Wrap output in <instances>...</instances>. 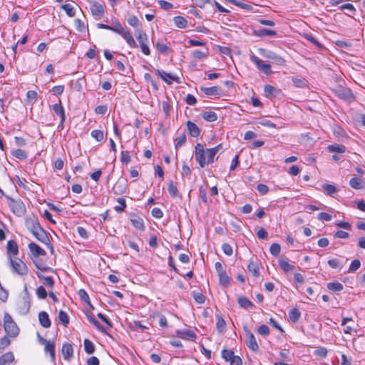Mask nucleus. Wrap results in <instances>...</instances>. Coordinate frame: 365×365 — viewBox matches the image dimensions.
Listing matches in <instances>:
<instances>
[{"instance_id":"f257e3e1","label":"nucleus","mask_w":365,"mask_h":365,"mask_svg":"<svg viewBox=\"0 0 365 365\" xmlns=\"http://www.w3.org/2000/svg\"><path fill=\"white\" fill-rule=\"evenodd\" d=\"M4 330L10 337H16L19 333V329L9 313H4Z\"/></svg>"},{"instance_id":"f03ea898","label":"nucleus","mask_w":365,"mask_h":365,"mask_svg":"<svg viewBox=\"0 0 365 365\" xmlns=\"http://www.w3.org/2000/svg\"><path fill=\"white\" fill-rule=\"evenodd\" d=\"M31 307V295L27 288V284H25L23 291L21 299L17 304L19 312L22 314H26L29 312Z\"/></svg>"},{"instance_id":"7ed1b4c3","label":"nucleus","mask_w":365,"mask_h":365,"mask_svg":"<svg viewBox=\"0 0 365 365\" xmlns=\"http://www.w3.org/2000/svg\"><path fill=\"white\" fill-rule=\"evenodd\" d=\"M6 197L9 200V207L14 215L18 217L25 215L26 209L24 203L20 199L15 200L10 196H6Z\"/></svg>"},{"instance_id":"20e7f679","label":"nucleus","mask_w":365,"mask_h":365,"mask_svg":"<svg viewBox=\"0 0 365 365\" xmlns=\"http://www.w3.org/2000/svg\"><path fill=\"white\" fill-rule=\"evenodd\" d=\"M258 52L263 57L270 59L273 63L277 65L283 66L285 63V60L282 57L272 51L263 48H259Z\"/></svg>"},{"instance_id":"39448f33","label":"nucleus","mask_w":365,"mask_h":365,"mask_svg":"<svg viewBox=\"0 0 365 365\" xmlns=\"http://www.w3.org/2000/svg\"><path fill=\"white\" fill-rule=\"evenodd\" d=\"M334 93L338 98L348 102H354L356 100L352 91L349 88L339 86L334 90Z\"/></svg>"},{"instance_id":"423d86ee","label":"nucleus","mask_w":365,"mask_h":365,"mask_svg":"<svg viewBox=\"0 0 365 365\" xmlns=\"http://www.w3.org/2000/svg\"><path fill=\"white\" fill-rule=\"evenodd\" d=\"M244 331L246 336L245 343L247 347L253 351H257L259 349V345L256 341L255 336L246 327H244Z\"/></svg>"},{"instance_id":"0eeeda50","label":"nucleus","mask_w":365,"mask_h":365,"mask_svg":"<svg viewBox=\"0 0 365 365\" xmlns=\"http://www.w3.org/2000/svg\"><path fill=\"white\" fill-rule=\"evenodd\" d=\"M9 259L11 266L12 267L15 272L18 273L20 275H26L28 274V267L22 260H13L11 256H9Z\"/></svg>"},{"instance_id":"6e6552de","label":"nucleus","mask_w":365,"mask_h":365,"mask_svg":"<svg viewBox=\"0 0 365 365\" xmlns=\"http://www.w3.org/2000/svg\"><path fill=\"white\" fill-rule=\"evenodd\" d=\"M128 190V181L125 178H119L114 184L112 191L116 195H121L126 193Z\"/></svg>"},{"instance_id":"1a4fd4ad","label":"nucleus","mask_w":365,"mask_h":365,"mask_svg":"<svg viewBox=\"0 0 365 365\" xmlns=\"http://www.w3.org/2000/svg\"><path fill=\"white\" fill-rule=\"evenodd\" d=\"M195 160L201 168L205 166V150L201 143H197L195 147Z\"/></svg>"},{"instance_id":"9d476101","label":"nucleus","mask_w":365,"mask_h":365,"mask_svg":"<svg viewBox=\"0 0 365 365\" xmlns=\"http://www.w3.org/2000/svg\"><path fill=\"white\" fill-rule=\"evenodd\" d=\"M250 60L255 63L257 68L262 71L264 74L269 75L272 73L271 66L268 63H264L262 60H260L255 55L252 54L250 56Z\"/></svg>"},{"instance_id":"9b49d317","label":"nucleus","mask_w":365,"mask_h":365,"mask_svg":"<svg viewBox=\"0 0 365 365\" xmlns=\"http://www.w3.org/2000/svg\"><path fill=\"white\" fill-rule=\"evenodd\" d=\"M155 72L168 85L172 84V81H175L178 83H180V78L177 76L166 73L165 71L159 69H156Z\"/></svg>"},{"instance_id":"f8f14e48","label":"nucleus","mask_w":365,"mask_h":365,"mask_svg":"<svg viewBox=\"0 0 365 365\" xmlns=\"http://www.w3.org/2000/svg\"><path fill=\"white\" fill-rule=\"evenodd\" d=\"M32 235L41 243L49 244V234L42 227Z\"/></svg>"},{"instance_id":"ddd939ff","label":"nucleus","mask_w":365,"mask_h":365,"mask_svg":"<svg viewBox=\"0 0 365 365\" xmlns=\"http://www.w3.org/2000/svg\"><path fill=\"white\" fill-rule=\"evenodd\" d=\"M91 10L93 16L95 17L96 19H100L105 12L103 6L98 2L94 3L91 6Z\"/></svg>"},{"instance_id":"4468645a","label":"nucleus","mask_w":365,"mask_h":365,"mask_svg":"<svg viewBox=\"0 0 365 365\" xmlns=\"http://www.w3.org/2000/svg\"><path fill=\"white\" fill-rule=\"evenodd\" d=\"M29 249L31 253L35 257H38L40 256L46 255V251L42 249L35 242H31L29 244Z\"/></svg>"},{"instance_id":"2eb2a0df","label":"nucleus","mask_w":365,"mask_h":365,"mask_svg":"<svg viewBox=\"0 0 365 365\" xmlns=\"http://www.w3.org/2000/svg\"><path fill=\"white\" fill-rule=\"evenodd\" d=\"M44 345V351L49 353L51 361L55 362L56 361V352H55V341H47Z\"/></svg>"},{"instance_id":"dca6fc26","label":"nucleus","mask_w":365,"mask_h":365,"mask_svg":"<svg viewBox=\"0 0 365 365\" xmlns=\"http://www.w3.org/2000/svg\"><path fill=\"white\" fill-rule=\"evenodd\" d=\"M187 129L188 130V133L190 136L193 138H197L200 134V130L198 126L191 120H187L186 123Z\"/></svg>"},{"instance_id":"f3484780","label":"nucleus","mask_w":365,"mask_h":365,"mask_svg":"<svg viewBox=\"0 0 365 365\" xmlns=\"http://www.w3.org/2000/svg\"><path fill=\"white\" fill-rule=\"evenodd\" d=\"M176 335L178 337L183 339H190L194 340L196 339V334L192 330H177Z\"/></svg>"},{"instance_id":"a211bd4d","label":"nucleus","mask_w":365,"mask_h":365,"mask_svg":"<svg viewBox=\"0 0 365 365\" xmlns=\"http://www.w3.org/2000/svg\"><path fill=\"white\" fill-rule=\"evenodd\" d=\"M38 320L40 324L43 328H49L51 325V322L50 320L49 316L48 313L45 311H42L38 313Z\"/></svg>"},{"instance_id":"6ab92c4d","label":"nucleus","mask_w":365,"mask_h":365,"mask_svg":"<svg viewBox=\"0 0 365 365\" xmlns=\"http://www.w3.org/2000/svg\"><path fill=\"white\" fill-rule=\"evenodd\" d=\"M61 351L64 359L69 360L73 355V348L72 344L69 343H63Z\"/></svg>"},{"instance_id":"aec40b11","label":"nucleus","mask_w":365,"mask_h":365,"mask_svg":"<svg viewBox=\"0 0 365 365\" xmlns=\"http://www.w3.org/2000/svg\"><path fill=\"white\" fill-rule=\"evenodd\" d=\"M26 226L28 230L32 234L37 231L41 227V225L39 224L37 220L32 218L27 219L26 220Z\"/></svg>"},{"instance_id":"412c9836","label":"nucleus","mask_w":365,"mask_h":365,"mask_svg":"<svg viewBox=\"0 0 365 365\" xmlns=\"http://www.w3.org/2000/svg\"><path fill=\"white\" fill-rule=\"evenodd\" d=\"M200 89L202 92H203L207 96H220L221 95V89L218 86H212V87L201 86L200 88Z\"/></svg>"},{"instance_id":"4be33fe9","label":"nucleus","mask_w":365,"mask_h":365,"mask_svg":"<svg viewBox=\"0 0 365 365\" xmlns=\"http://www.w3.org/2000/svg\"><path fill=\"white\" fill-rule=\"evenodd\" d=\"M252 34L254 36L258 37H262L265 36H275L277 34V31L268 29H259L257 30L255 29L253 30Z\"/></svg>"},{"instance_id":"5701e85b","label":"nucleus","mask_w":365,"mask_h":365,"mask_svg":"<svg viewBox=\"0 0 365 365\" xmlns=\"http://www.w3.org/2000/svg\"><path fill=\"white\" fill-rule=\"evenodd\" d=\"M132 225L137 230L143 231L145 230L144 221L142 217L134 215L130 218Z\"/></svg>"},{"instance_id":"b1692460","label":"nucleus","mask_w":365,"mask_h":365,"mask_svg":"<svg viewBox=\"0 0 365 365\" xmlns=\"http://www.w3.org/2000/svg\"><path fill=\"white\" fill-rule=\"evenodd\" d=\"M52 109L53 110L54 113L60 117V118H66V113L65 110L62 106L61 100H58V103H55L52 106Z\"/></svg>"},{"instance_id":"393cba45","label":"nucleus","mask_w":365,"mask_h":365,"mask_svg":"<svg viewBox=\"0 0 365 365\" xmlns=\"http://www.w3.org/2000/svg\"><path fill=\"white\" fill-rule=\"evenodd\" d=\"M237 302L240 307L247 309L249 308H253L254 304L246 297L240 296L237 298Z\"/></svg>"},{"instance_id":"a878e982","label":"nucleus","mask_w":365,"mask_h":365,"mask_svg":"<svg viewBox=\"0 0 365 365\" xmlns=\"http://www.w3.org/2000/svg\"><path fill=\"white\" fill-rule=\"evenodd\" d=\"M264 91L266 93L267 96L277 97L280 93L281 90L276 88L273 86L271 85H265L264 87Z\"/></svg>"},{"instance_id":"bb28decb","label":"nucleus","mask_w":365,"mask_h":365,"mask_svg":"<svg viewBox=\"0 0 365 365\" xmlns=\"http://www.w3.org/2000/svg\"><path fill=\"white\" fill-rule=\"evenodd\" d=\"M14 360V354L11 351H9L0 356V365H9Z\"/></svg>"},{"instance_id":"cd10ccee","label":"nucleus","mask_w":365,"mask_h":365,"mask_svg":"<svg viewBox=\"0 0 365 365\" xmlns=\"http://www.w3.org/2000/svg\"><path fill=\"white\" fill-rule=\"evenodd\" d=\"M346 148L344 145L341 144H332L329 145L327 147V150L330 153H345Z\"/></svg>"},{"instance_id":"c85d7f7f","label":"nucleus","mask_w":365,"mask_h":365,"mask_svg":"<svg viewBox=\"0 0 365 365\" xmlns=\"http://www.w3.org/2000/svg\"><path fill=\"white\" fill-rule=\"evenodd\" d=\"M6 249L8 255H16L19 253L18 245L14 240H11L8 241Z\"/></svg>"},{"instance_id":"c756f323","label":"nucleus","mask_w":365,"mask_h":365,"mask_svg":"<svg viewBox=\"0 0 365 365\" xmlns=\"http://www.w3.org/2000/svg\"><path fill=\"white\" fill-rule=\"evenodd\" d=\"M292 81L297 88H304L308 86V81L304 78L292 77Z\"/></svg>"},{"instance_id":"7c9ffc66","label":"nucleus","mask_w":365,"mask_h":365,"mask_svg":"<svg viewBox=\"0 0 365 365\" xmlns=\"http://www.w3.org/2000/svg\"><path fill=\"white\" fill-rule=\"evenodd\" d=\"M279 266L284 272L287 273L294 270L295 267L289 264L287 260L282 259L279 261Z\"/></svg>"},{"instance_id":"2f4dec72","label":"nucleus","mask_w":365,"mask_h":365,"mask_svg":"<svg viewBox=\"0 0 365 365\" xmlns=\"http://www.w3.org/2000/svg\"><path fill=\"white\" fill-rule=\"evenodd\" d=\"M207 159H205V165L212 164L215 161V155H217L216 150L212 148H207L205 150Z\"/></svg>"},{"instance_id":"473e14b6","label":"nucleus","mask_w":365,"mask_h":365,"mask_svg":"<svg viewBox=\"0 0 365 365\" xmlns=\"http://www.w3.org/2000/svg\"><path fill=\"white\" fill-rule=\"evenodd\" d=\"M168 191L172 197H182L181 195L179 193V191H178L177 187L174 185V182L173 180H170L168 184Z\"/></svg>"},{"instance_id":"72a5a7b5","label":"nucleus","mask_w":365,"mask_h":365,"mask_svg":"<svg viewBox=\"0 0 365 365\" xmlns=\"http://www.w3.org/2000/svg\"><path fill=\"white\" fill-rule=\"evenodd\" d=\"M201 116L207 122H214L217 120V115L214 111H204L201 113Z\"/></svg>"},{"instance_id":"f704fd0d","label":"nucleus","mask_w":365,"mask_h":365,"mask_svg":"<svg viewBox=\"0 0 365 365\" xmlns=\"http://www.w3.org/2000/svg\"><path fill=\"white\" fill-rule=\"evenodd\" d=\"M36 274L40 279H43L44 281L43 284L46 286L51 288L53 287L55 282L52 277H46L41 274L39 272H36Z\"/></svg>"},{"instance_id":"c9c22d12","label":"nucleus","mask_w":365,"mask_h":365,"mask_svg":"<svg viewBox=\"0 0 365 365\" xmlns=\"http://www.w3.org/2000/svg\"><path fill=\"white\" fill-rule=\"evenodd\" d=\"M289 317L292 322L296 323L301 317V312L297 308H293L289 312Z\"/></svg>"},{"instance_id":"e433bc0d","label":"nucleus","mask_w":365,"mask_h":365,"mask_svg":"<svg viewBox=\"0 0 365 365\" xmlns=\"http://www.w3.org/2000/svg\"><path fill=\"white\" fill-rule=\"evenodd\" d=\"M247 269L250 272L252 273L255 277L257 278L259 276V266L257 262L251 260L247 266Z\"/></svg>"},{"instance_id":"4c0bfd02","label":"nucleus","mask_w":365,"mask_h":365,"mask_svg":"<svg viewBox=\"0 0 365 365\" xmlns=\"http://www.w3.org/2000/svg\"><path fill=\"white\" fill-rule=\"evenodd\" d=\"M327 287L328 289L334 292H341L344 289L342 284L339 282H329L327 284Z\"/></svg>"},{"instance_id":"58836bf2","label":"nucleus","mask_w":365,"mask_h":365,"mask_svg":"<svg viewBox=\"0 0 365 365\" xmlns=\"http://www.w3.org/2000/svg\"><path fill=\"white\" fill-rule=\"evenodd\" d=\"M121 36L123 38H125V40L126 41L127 43L131 48H136L138 46L137 43H135L133 36L130 34L129 31H126Z\"/></svg>"},{"instance_id":"ea45409f","label":"nucleus","mask_w":365,"mask_h":365,"mask_svg":"<svg viewBox=\"0 0 365 365\" xmlns=\"http://www.w3.org/2000/svg\"><path fill=\"white\" fill-rule=\"evenodd\" d=\"M217 322L216 324L217 331L220 333H223L226 327V322L221 314L217 315Z\"/></svg>"},{"instance_id":"a19ab883","label":"nucleus","mask_w":365,"mask_h":365,"mask_svg":"<svg viewBox=\"0 0 365 365\" xmlns=\"http://www.w3.org/2000/svg\"><path fill=\"white\" fill-rule=\"evenodd\" d=\"M78 296L83 302H85L89 306V307L91 309H94V307L91 303L89 296L85 289H81L78 291Z\"/></svg>"},{"instance_id":"79ce46f5","label":"nucleus","mask_w":365,"mask_h":365,"mask_svg":"<svg viewBox=\"0 0 365 365\" xmlns=\"http://www.w3.org/2000/svg\"><path fill=\"white\" fill-rule=\"evenodd\" d=\"M110 31L120 36H122L126 31L118 21H115L113 22V25L110 26Z\"/></svg>"},{"instance_id":"37998d69","label":"nucleus","mask_w":365,"mask_h":365,"mask_svg":"<svg viewBox=\"0 0 365 365\" xmlns=\"http://www.w3.org/2000/svg\"><path fill=\"white\" fill-rule=\"evenodd\" d=\"M152 317H153V318H156V317L158 318V319H159V325L162 328H168V327L167 319H166V317L163 314H161L159 312H155L152 315Z\"/></svg>"},{"instance_id":"c03bdc74","label":"nucleus","mask_w":365,"mask_h":365,"mask_svg":"<svg viewBox=\"0 0 365 365\" xmlns=\"http://www.w3.org/2000/svg\"><path fill=\"white\" fill-rule=\"evenodd\" d=\"M173 21H174L175 25L180 29H184L187 26V20L181 16H178L174 17Z\"/></svg>"},{"instance_id":"a18cd8bd","label":"nucleus","mask_w":365,"mask_h":365,"mask_svg":"<svg viewBox=\"0 0 365 365\" xmlns=\"http://www.w3.org/2000/svg\"><path fill=\"white\" fill-rule=\"evenodd\" d=\"M83 345H84V350L88 354H92L93 353H94L95 345L91 340H89L88 339H84Z\"/></svg>"},{"instance_id":"49530a36","label":"nucleus","mask_w":365,"mask_h":365,"mask_svg":"<svg viewBox=\"0 0 365 365\" xmlns=\"http://www.w3.org/2000/svg\"><path fill=\"white\" fill-rule=\"evenodd\" d=\"M349 185L356 190H360L363 188L362 180L358 178H352L349 180Z\"/></svg>"},{"instance_id":"de8ad7c7","label":"nucleus","mask_w":365,"mask_h":365,"mask_svg":"<svg viewBox=\"0 0 365 365\" xmlns=\"http://www.w3.org/2000/svg\"><path fill=\"white\" fill-rule=\"evenodd\" d=\"M218 276H219V279H220V284L221 285L226 287L230 284V278L227 275L226 271L219 274Z\"/></svg>"},{"instance_id":"09e8293b","label":"nucleus","mask_w":365,"mask_h":365,"mask_svg":"<svg viewBox=\"0 0 365 365\" xmlns=\"http://www.w3.org/2000/svg\"><path fill=\"white\" fill-rule=\"evenodd\" d=\"M208 56V50L202 52L200 50H195L192 52V57L195 60H202Z\"/></svg>"},{"instance_id":"8fccbe9b","label":"nucleus","mask_w":365,"mask_h":365,"mask_svg":"<svg viewBox=\"0 0 365 365\" xmlns=\"http://www.w3.org/2000/svg\"><path fill=\"white\" fill-rule=\"evenodd\" d=\"M11 154L16 158L21 160H26L28 157L26 152L22 149H16L12 150Z\"/></svg>"},{"instance_id":"3c124183","label":"nucleus","mask_w":365,"mask_h":365,"mask_svg":"<svg viewBox=\"0 0 365 365\" xmlns=\"http://www.w3.org/2000/svg\"><path fill=\"white\" fill-rule=\"evenodd\" d=\"M338 7H339V9H340L341 11H343V10L348 11L349 13H347L346 14L349 16H351V14L354 15L356 13V9L353 6V4H351L350 3H346V4L340 5Z\"/></svg>"},{"instance_id":"603ef678","label":"nucleus","mask_w":365,"mask_h":365,"mask_svg":"<svg viewBox=\"0 0 365 365\" xmlns=\"http://www.w3.org/2000/svg\"><path fill=\"white\" fill-rule=\"evenodd\" d=\"M323 190L326 195L333 196L337 192V188L335 185L331 184L323 185Z\"/></svg>"},{"instance_id":"864d4df0","label":"nucleus","mask_w":365,"mask_h":365,"mask_svg":"<svg viewBox=\"0 0 365 365\" xmlns=\"http://www.w3.org/2000/svg\"><path fill=\"white\" fill-rule=\"evenodd\" d=\"M61 8L66 11V14L69 17H74L76 15V12L74 8L70 4H65L61 6Z\"/></svg>"},{"instance_id":"5fc2aeb1","label":"nucleus","mask_w":365,"mask_h":365,"mask_svg":"<svg viewBox=\"0 0 365 365\" xmlns=\"http://www.w3.org/2000/svg\"><path fill=\"white\" fill-rule=\"evenodd\" d=\"M58 319L61 322V323L65 327H67L68 324H69L68 315L66 312L63 310H60L58 312Z\"/></svg>"},{"instance_id":"6e6d98bb","label":"nucleus","mask_w":365,"mask_h":365,"mask_svg":"<svg viewBox=\"0 0 365 365\" xmlns=\"http://www.w3.org/2000/svg\"><path fill=\"white\" fill-rule=\"evenodd\" d=\"M156 49L162 54H168L170 48L165 43L158 41L155 44Z\"/></svg>"},{"instance_id":"4d7b16f0","label":"nucleus","mask_w":365,"mask_h":365,"mask_svg":"<svg viewBox=\"0 0 365 365\" xmlns=\"http://www.w3.org/2000/svg\"><path fill=\"white\" fill-rule=\"evenodd\" d=\"M38 97V93L35 91H29L26 93L27 102L33 106Z\"/></svg>"},{"instance_id":"13d9d810","label":"nucleus","mask_w":365,"mask_h":365,"mask_svg":"<svg viewBox=\"0 0 365 365\" xmlns=\"http://www.w3.org/2000/svg\"><path fill=\"white\" fill-rule=\"evenodd\" d=\"M116 200L120 204V205L115 206L114 209L117 212L120 213L125 210L126 207V202L125 200L123 197H118Z\"/></svg>"},{"instance_id":"bf43d9fd","label":"nucleus","mask_w":365,"mask_h":365,"mask_svg":"<svg viewBox=\"0 0 365 365\" xmlns=\"http://www.w3.org/2000/svg\"><path fill=\"white\" fill-rule=\"evenodd\" d=\"M234 355V351L231 349H224L221 352L222 358L226 361H230Z\"/></svg>"},{"instance_id":"052dcab7","label":"nucleus","mask_w":365,"mask_h":365,"mask_svg":"<svg viewBox=\"0 0 365 365\" xmlns=\"http://www.w3.org/2000/svg\"><path fill=\"white\" fill-rule=\"evenodd\" d=\"M175 149H178V148L181 147L186 143V135L185 133H182L179 137H178L175 140Z\"/></svg>"},{"instance_id":"680f3d73","label":"nucleus","mask_w":365,"mask_h":365,"mask_svg":"<svg viewBox=\"0 0 365 365\" xmlns=\"http://www.w3.org/2000/svg\"><path fill=\"white\" fill-rule=\"evenodd\" d=\"M36 292L39 299H45L48 294L43 286L37 287Z\"/></svg>"},{"instance_id":"e2e57ef3","label":"nucleus","mask_w":365,"mask_h":365,"mask_svg":"<svg viewBox=\"0 0 365 365\" xmlns=\"http://www.w3.org/2000/svg\"><path fill=\"white\" fill-rule=\"evenodd\" d=\"M361 267V262L359 259H354L349 267V270H348V272H351V273H353V272H355L356 270H358Z\"/></svg>"},{"instance_id":"0e129e2a","label":"nucleus","mask_w":365,"mask_h":365,"mask_svg":"<svg viewBox=\"0 0 365 365\" xmlns=\"http://www.w3.org/2000/svg\"><path fill=\"white\" fill-rule=\"evenodd\" d=\"M91 135L92 138L96 139L97 141L100 142L104 138L103 132L101 130H92Z\"/></svg>"},{"instance_id":"69168bd1","label":"nucleus","mask_w":365,"mask_h":365,"mask_svg":"<svg viewBox=\"0 0 365 365\" xmlns=\"http://www.w3.org/2000/svg\"><path fill=\"white\" fill-rule=\"evenodd\" d=\"M138 34L136 36V38L139 44L141 43H148V38L147 34L142 30H138Z\"/></svg>"},{"instance_id":"338daca9","label":"nucleus","mask_w":365,"mask_h":365,"mask_svg":"<svg viewBox=\"0 0 365 365\" xmlns=\"http://www.w3.org/2000/svg\"><path fill=\"white\" fill-rule=\"evenodd\" d=\"M280 251L281 247L278 243H273L269 247V252L272 255L275 257L278 256L280 253Z\"/></svg>"},{"instance_id":"774afa93","label":"nucleus","mask_w":365,"mask_h":365,"mask_svg":"<svg viewBox=\"0 0 365 365\" xmlns=\"http://www.w3.org/2000/svg\"><path fill=\"white\" fill-rule=\"evenodd\" d=\"M128 24L133 27H138L139 25V20L137 16L134 15H129L127 19Z\"/></svg>"}]
</instances>
